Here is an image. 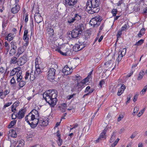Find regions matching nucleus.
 Returning <instances> with one entry per match:
<instances>
[{
  "mask_svg": "<svg viewBox=\"0 0 147 147\" xmlns=\"http://www.w3.org/2000/svg\"><path fill=\"white\" fill-rule=\"evenodd\" d=\"M20 9V7L18 4L15 5V6L11 9V11L13 13L18 12Z\"/></svg>",
  "mask_w": 147,
  "mask_h": 147,
  "instance_id": "17",
  "label": "nucleus"
},
{
  "mask_svg": "<svg viewBox=\"0 0 147 147\" xmlns=\"http://www.w3.org/2000/svg\"><path fill=\"white\" fill-rule=\"evenodd\" d=\"M73 70L72 68L71 69L67 65H66L63 69V72L65 75L70 74L72 72Z\"/></svg>",
  "mask_w": 147,
  "mask_h": 147,
  "instance_id": "10",
  "label": "nucleus"
},
{
  "mask_svg": "<svg viewBox=\"0 0 147 147\" xmlns=\"http://www.w3.org/2000/svg\"><path fill=\"white\" fill-rule=\"evenodd\" d=\"M11 48L13 49L17 50V43L14 41H12L10 43Z\"/></svg>",
  "mask_w": 147,
  "mask_h": 147,
  "instance_id": "21",
  "label": "nucleus"
},
{
  "mask_svg": "<svg viewBox=\"0 0 147 147\" xmlns=\"http://www.w3.org/2000/svg\"><path fill=\"white\" fill-rule=\"evenodd\" d=\"M147 90V85H146L144 88L142 89V90L140 92V94L141 95H143L145 93Z\"/></svg>",
  "mask_w": 147,
  "mask_h": 147,
  "instance_id": "36",
  "label": "nucleus"
},
{
  "mask_svg": "<svg viewBox=\"0 0 147 147\" xmlns=\"http://www.w3.org/2000/svg\"><path fill=\"white\" fill-rule=\"evenodd\" d=\"M144 41L143 39H141L136 42L134 45L137 46H140L143 43Z\"/></svg>",
  "mask_w": 147,
  "mask_h": 147,
  "instance_id": "34",
  "label": "nucleus"
},
{
  "mask_svg": "<svg viewBox=\"0 0 147 147\" xmlns=\"http://www.w3.org/2000/svg\"><path fill=\"white\" fill-rule=\"evenodd\" d=\"M24 143L22 141H19V144L16 147H23Z\"/></svg>",
  "mask_w": 147,
  "mask_h": 147,
  "instance_id": "48",
  "label": "nucleus"
},
{
  "mask_svg": "<svg viewBox=\"0 0 147 147\" xmlns=\"http://www.w3.org/2000/svg\"><path fill=\"white\" fill-rule=\"evenodd\" d=\"M29 113L33 114L37 118H38V117L39 116V114L38 113V112L35 109H33Z\"/></svg>",
  "mask_w": 147,
  "mask_h": 147,
  "instance_id": "22",
  "label": "nucleus"
},
{
  "mask_svg": "<svg viewBox=\"0 0 147 147\" xmlns=\"http://www.w3.org/2000/svg\"><path fill=\"white\" fill-rule=\"evenodd\" d=\"M14 37V35L13 34L11 33L9 34L7 36L5 37V39L9 41H10L13 40Z\"/></svg>",
  "mask_w": 147,
  "mask_h": 147,
  "instance_id": "24",
  "label": "nucleus"
},
{
  "mask_svg": "<svg viewBox=\"0 0 147 147\" xmlns=\"http://www.w3.org/2000/svg\"><path fill=\"white\" fill-rule=\"evenodd\" d=\"M121 34H122V31L121 30L119 31L118 32V33L117 34V38H118L120 37V36L121 35Z\"/></svg>",
  "mask_w": 147,
  "mask_h": 147,
  "instance_id": "53",
  "label": "nucleus"
},
{
  "mask_svg": "<svg viewBox=\"0 0 147 147\" xmlns=\"http://www.w3.org/2000/svg\"><path fill=\"white\" fill-rule=\"evenodd\" d=\"M144 113V111H141L137 115L138 116V117H140L142 114Z\"/></svg>",
  "mask_w": 147,
  "mask_h": 147,
  "instance_id": "61",
  "label": "nucleus"
},
{
  "mask_svg": "<svg viewBox=\"0 0 147 147\" xmlns=\"http://www.w3.org/2000/svg\"><path fill=\"white\" fill-rule=\"evenodd\" d=\"M123 118V115H119V117H118L117 119L118 121H119L121 120Z\"/></svg>",
  "mask_w": 147,
  "mask_h": 147,
  "instance_id": "58",
  "label": "nucleus"
},
{
  "mask_svg": "<svg viewBox=\"0 0 147 147\" xmlns=\"http://www.w3.org/2000/svg\"><path fill=\"white\" fill-rule=\"evenodd\" d=\"M83 83L82 81L77 82L76 87H78V89H80V90H81L82 87L83 86Z\"/></svg>",
  "mask_w": 147,
  "mask_h": 147,
  "instance_id": "32",
  "label": "nucleus"
},
{
  "mask_svg": "<svg viewBox=\"0 0 147 147\" xmlns=\"http://www.w3.org/2000/svg\"><path fill=\"white\" fill-rule=\"evenodd\" d=\"M125 88V86L124 84H122L120 88L119 89L117 94L118 96H120L123 92L124 91Z\"/></svg>",
  "mask_w": 147,
  "mask_h": 147,
  "instance_id": "18",
  "label": "nucleus"
},
{
  "mask_svg": "<svg viewBox=\"0 0 147 147\" xmlns=\"http://www.w3.org/2000/svg\"><path fill=\"white\" fill-rule=\"evenodd\" d=\"M46 31L50 35L53 36L54 35V31L53 28H52L51 26L49 24L47 25L46 27Z\"/></svg>",
  "mask_w": 147,
  "mask_h": 147,
  "instance_id": "16",
  "label": "nucleus"
},
{
  "mask_svg": "<svg viewBox=\"0 0 147 147\" xmlns=\"http://www.w3.org/2000/svg\"><path fill=\"white\" fill-rule=\"evenodd\" d=\"M12 102H9L5 104L4 105V107L5 108L9 106L10 105L12 104Z\"/></svg>",
  "mask_w": 147,
  "mask_h": 147,
  "instance_id": "57",
  "label": "nucleus"
},
{
  "mask_svg": "<svg viewBox=\"0 0 147 147\" xmlns=\"http://www.w3.org/2000/svg\"><path fill=\"white\" fill-rule=\"evenodd\" d=\"M17 80L18 82L19 83V86L20 88L23 87L26 84V81L23 80L21 77H19Z\"/></svg>",
  "mask_w": 147,
  "mask_h": 147,
  "instance_id": "15",
  "label": "nucleus"
},
{
  "mask_svg": "<svg viewBox=\"0 0 147 147\" xmlns=\"http://www.w3.org/2000/svg\"><path fill=\"white\" fill-rule=\"evenodd\" d=\"M138 94H136L134 96V99H133V101L134 102H135L136 101L137 99L138 98Z\"/></svg>",
  "mask_w": 147,
  "mask_h": 147,
  "instance_id": "56",
  "label": "nucleus"
},
{
  "mask_svg": "<svg viewBox=\"0 0 147 147\" xmlns=\"http://www.w3.org/2000/svg\"><path fill=\"white\" fill-rule=\"evenodd\" d=\"M81 19L82 16L81 15L76 13L75 14L74 18L68 20V22L69 24H71L75 22V23L78 24V25L82 22L84 25L83 22L81 21Z\"/></svg>",
  "mask_w": 147,
  "mask_h": 147,
  "instance_id": "5",
  "label": "nucleus"
},
{
  "mask_svg": "<svg viewBox=\"0 0 147 147\" xmlns=\"http://www.w3.org/2000/svg\"><path fill=\"white\" fill-rule=\"evenodd\" d=\"M26 111L25 109H23L20 111L17 114V117L19 119H22L24 117Z\"/></svg>",
  "mask_w": 147,
  "mask_h": 147,
  "instance_id": "14",
  "label": "nucleus"
},
{
  "mask_svg": "<svg viewBox=\"0 0 147 147\" xmlns=\"http://www.w3.org/2000/svg\"><path fill=\"white\" fill-rule=\"evenodd\" d=\"M4 96L3 92L2 90L0 92V98L1 99L4 98H5Z\"/></svg>",
  "mask_w": 147,
  "mask_h": 147,
  "instance_id": "54",
  "label": "nucleus"
},
{
  "mask_svg": "<svg viewBox=\"0 0 147 147\" xmlns=\"http://www.w3.org/2000/svg\"><path fill=\"white\" fill-rule=\"evenodd\" d=\"M10 62L11 63L13 64H16L17 63H18V60L16 57L13 56L11 58Z\"/></svg>",
  "mask_w": 147,
  "mask_h": 147,
  "instance_id": "25",
  "label": "nucleus"
},
{
  "mask_svg": "<svg viewBox=\"0 0 147 147\" xmlns=\"http://www.w3.org/2000/svg\"><path fill=\"white\" fill-rule=\"evenodd\" d=\"M116 135H115V132H114L112 134L111 138L110 139V142L111 143L113 142L115 139Z\"/></svg>",
  "mask_w": 147,
  "mask_h": 147,
  "instance_id": "35",
  "label": "nucleus"
},
{
  "mask_svg": "<svg viewBox=\"0 0 147 147\" xmlns=\"http://www.w3.org/2000/svg\"><path fill=\"white\" fill-rule=\"evenodd\" d=\"M57 92L55 90H49L43 94V98L51 107H53L57 101Z\"/></svg>",
  "mask_w": 147,
  "mask_h": 147,
  "instance_id": "1",
  "label": "nucleus"
},
{
  "mask_svg": "<svg viewBox=\"0 0 147 147\" xmlns=\"http://www.w3.org/2000/svg\"><path fill=\"white\" fill-rule=\"evenodd\" d=\"M101 19L100 17L92 19L90 21V24L94 27H97L100 24Z\"/></svg>",
  "mask_w": 147,
  "mask_h": 147,
  "instance_id": "6",
  "label": "nucleus"
},
{
  "mask_svg": "<svg viewBox=\"0 0 147 147\" xmlns=\"http://www.w3.org/2000/svg\"><path fill=\"white\" fill-rule=\"evenodd\" d=\"M90 75H88V76L85 79L83 80L82 81L83 82V83H85V84L87 82L89 81V79L90 76Z\"/></svg>",
  "mask_w": 147,
  "mask_h": 147,
  "instance_id": "47",
  "label": "nucleus"
},
{
  "mask_svg": "<svg viewBox=\"0 0 147 147\" xmlns=\"http://www.w3.org/2000/svg\"><path fill=\"white\" fill-rule=\"evenodd\" d=\"M127 28V26L126 24H125L124 26H123L121 28V31H123L125 30H126Z\"/></svg>",
  "mask_w": 147,
  "mask_h": 147,
  "instance_id": "51",
  "label": "nucleus"
},
{
  "mask_svg": "<svg viewBox=\"0 0 147 147\" xmlns=\"http://www.w3.org/2000/svg\"><path fill=\"white\" fill-rule=\"evenodd\" d=\"M38 123L39 124L38 127L40 128H41L40 126L43 127L47 126L48 124V121L39 119V118H38Z\"/></svg>",
  "mask_w": 147,
  "mask_h": 147,
  "instance_id": "12",
  "label": "nucleus"
},
{
  "mask_svg": "<svg viewBox=\"0 0 147 147\" xmlns=\"http://www.w3.org/2000/svg\"><path fill=\"white\" fill-rule=\"evenodd\" d=\"M139 108L138 107H134V111H135V112H138V111Z\"/></svg>",
  "mask_w": 147,
  "mask_h": 147,
  "instance_id": "64",
  "label": "nucleus"
},
{
  "mask_svg": "<svg viewBox=\"0 0 147 147\" xmlns=\"http://www.w3.org/2000/svg\"><path fill=\"white\" fill-rule=\"evenodd\" d=\"M27 61V57L26 55H23L19 59L18 64L19 65H23Z\"/></svg>",
  "mask_w": 147,
  "mask_h": 147,
  "instance_id": "11",
  "label": "nucleus"
},
{
  "mask_svg": "<svg viewBox=\"0 0 147 147\" xmlns=\"http://www.w3.org/2000/svg\"><path fill=\"white\" fill-rule=\"evenodd\" d=\"M57 143L59 146H61L63 143V140L61 138H58V141H57Z\"/></svg>",
  "mask_w": 147,
  "mask_h": 147,
  "instance_id": "41",
  "label": "nucleus"
},
{
  "mask_svg": "<svg viewBox=\"0 0 147 147\" xmlns=\"http://www.w3.org/2000/svg\"><path fill=\"white\" fill-rule=\"evenodd\" d=\"M11 136L13 138H16L17 137V134L16 131L13 130H12L11 131Z\"/></svg>",
  "mask_w": 147,
  "mask_h": 147,
  "instance_id": "42",
  "label": "nucleus"
},
{
  "mask_svg": "<svg viewBox=\"0 0 147 147\" xmlns=\"http://www.w3.org/2000/svg\"><path fill=\"white\" fill-rule=\"evenodd\" d=\"M100 0H88L86 10L90 14L98 13L100 9Z\"/></svg>",
  "mask_w": 147,
  "mask_h": 147,
  "instance_id": "2",
  "label": "nucleus"
},
{
  "mask_svg": "<svg viewBox=\"0 0 147 147\" xmlns=\"http://www.w3.org/2000/svg\"><path fill=\"white\" fill-rule=\"evenodd\" d=\"M77 0H65L64 4L67 8H71L74 7Z\"/></svg>",
  "mask_w": 147,
  "mask_h": 147,
  "instance_id": "7",
  "label": "nucleus"
},
{
  "mask_svg": "<svg viewBox=\"0 0 147 147\" xmlns=\"http://www.w3.org/2000/svg\"><path fill=\"white\" fill-rule=\"evenodd\" d=\"M38 118L32 114L28 113L25 117V120L32 128H34L38 123Z\"/></svg>",
  "mask_w": 147,
  "mask_h": 147,
  "instance_id": "3",
  "label": "nucleus"
},
{
  "mask_svg": "<svg viewBox=\"0 0 147 147\" xmlns=\"http://www.w3.org/2000/svg\"><path fill=\"white\" fill-rule=\"evenodd\" d=\"M34 19L36 22L37 23H39L42 20V18L39 13H36L34 16Z\"/></svg>",
  "mask_w": 147,
  "mask_h": 147,
  "instance_id": "13",
  "label": "nucleus"
},
{
  "mask_svg": "<svg viewBox=\"0 0 147 147\" xmlns=\"http://www.w3.org/2000/svg\"><path fill=\"white\" fill-rule=\"evenodd\" d=\"M11 84L12 86L15 87L16 85L15 79L14 77H13L10 81Z\"/></svg>",
  "mask_w": 147,
  "mask_h": 147,
  "instance_id": "33",
  "label": "nucleus"
},
{
  "mask_svg": "<svg viewBox=\"0 0 147 147\" xmlns=\"http://www.w3.org/2000/svg\"><path fill=\"white\" fill-rule=\"evenodd\" d=\"M117 11L116 9H113L111 11V13L113 16H116Z\"/></svg>",
  "mask_w": 147,
  "mask_h": 147,
  "instance_id": "44",
  "label": "nucleus"
},
{
  "mask_svg": "<svg viewBox=\"0 0 147 147\" xmlns=\"http://www.w3.org/2000/svg\"><path fill=\"white\" fill-rule=\"evenodd\" d=\"M126 51V48H123V49H119V54H120L122 56H124L125 55Z\"/></svg>",
  "mask_w": 147,
  "mask_h": 147,
  "instance_id": "26",
  "label": "nucleus"
},
{
  "mask_svg": "<svg viewBox=\"0 0 147 147\" xmlns=\"http://www.w3.org/2000/svg\"><path fill=\"white\" fill-rule=\"evenodd\" d=\"M56 70L54 68H51L48 72V79L50 81L53 80L55 78Z\"/></svg>",
  "mask_w": 147,
  "mask_h": 147,
  "instance_id": "9",
  "label": "nucleus"
},
{
  "mask_svg": "<svg viewBox=\"0 0 147 147\" xmlns=\"http://www.w3.org/2000/svg\"><path fill=\"white\" fill-rule=\"evenodd\" d=\"M4 44L5 49L7 52V53L10 49L9 45L6 41L4 42Z\"/></svg>",
  "mask_w": 147,
  "mask_h": 147,
  "instance_id": "28",
  "label": "nucleus"
},
{
  "mask_svg": "<svg viewBox=\"0 0 147 147\" xmlns=\"http://www.w3.org/2000/svg\"><path fill=\"white\" fill-rule=\"evenodd\" d=\"M20 69L21 67H18L12 69L10 72V76H14L18 71V70H19V69Z\"/></svg>",
  "mask_w": 147,
  "mask_h": 147,
  "instance_id": "20",
  "label": "nucleus"
},
{
  "mask_svg": "<svg viewBox=\"0 0 147 147\" xmlns=\"http://www.w3.org/2000/svg\"><path fill=\"white\" fill-rule=\"evenodd\" d=\"M38 76L35 72L31 71L30 74V79L31 81L34 80Z\"/></svg>",
  "mask_w": 147,
  "mask_h": 147,
  "instance_id": "19",
  "label": "nucleus"
},
{
  "mask_svg": "<svg viewBox=\"0 0 147 147\" xmlns=\"http://www.w3.org/2000/svg\"><path fill=\"white\" fill-rule=\"evenodd\" d=\"M132 96V94H129L127 97V100L126 102V103L127 104L130 101V99L131 97Z\"/></svg>",
  "mask_w": 147,
  "mask_h": 147,
  "instance_id": "46",
  "label": "nucleus"
},
{
  "mask_svg": "<svg viewBox=\"0 0 147 147\" xmlns=\"http://www.w3.org/2000/svg\"><path fill=\"white\" fill-rule=\"evenodd\" d=\"M108 129V128L106 127L100 133L99 138L96 140V142H98L100 140H104L106 138L107 136L106 134Z\"/></svg>",
  "mask_w": 147,
  "mask_h": 147,
  "instance_id": "8",
  "label": "nucleus"
},
{
  "mask_svg": "<svg viewBox=\"0 0 147 147\" xmlns=\"http://www.w3.org/2000/svg\"><path fill=\"white\" fill-rule=\"evenodd\" d=\"M144 74L145 73L144 71L143 70L141 71L139 73V76L137 78V80H139L142 79Z\"/></svg>",
  "mask_w": 147,
  "mask_h": 147,
  "instance_id": "27",
  "label": "nucleus"
},
{
  "mask_svg": "<svg viewBox=\"0 0 147 147\" xmlns=\"http://www.w3.org/2000/svg\"><path fill=\"white\" fill-rule=\"evenodd\" d=\"M123 3V1L122 0H120L118 3H117V6H120L121 4Z\"/></svg>",
  "mask_w": 147,
  "mask_h": 147,
  "instance_id": "63",
  "label": "nucleus"
},
{
  "mask_svg": "<svg viewBox=\"0 0 147 147\" xmlns=\"http://www.w3.org/2000/svg\"><path fill=\"white\" fill-rule=\"evenodd\" d=\"M19 105V102H15L13 104V105L12 106V107H15L16 108V107L17 106H18Z\"/></svg>",
  "mask_w": 147,
  "mask_h": 147,
  "instance_id": "52",
  "label": "nucleus"
},
{
  "mask_svg": "<svg viewBox=\"0 0 147 147\" xmlns=\"http://www.w3.org/2000/svg\"><path fill=\"white\" fill-rule=\"evenodd\" d=\"M105 83V82L103 80H102L99 82V85L100 87H102V85Z\"/></svg>",
  "mask_w": 147,
  "mask_h": 147,
  "instance_id": "62",
  "label": "nucleus"
},
{
  "mask_svg": "<svg viewBox=\"0 0 147 147\" xmlns=\"http://www.w3.org/2000/svg\"><path fill=\"white\" fill-rule=\"evenodd\" d=\"M23 39L25 40V41L26 42V45H28V40L29 38L28 36V35H24L23 37Z\"/></svg>",
  "mask_w": 147,
  "mask_h": 147,
  "instance_id": "37",
  "label": "nucleus"
},
{
  "mask_svg": "<svg viewBox=\"0 0 147 147\" xmlns=\"http://www.w3.org/2000/svg\"><path fill=\"white\" fill-rule=\"evenodd\" d=\"M123 56H122V55H121L118 54V58H117L118 61H120L122 59V58Z\"/></svg>",
  "mask_w": 147,
  "mask_h": 147,
  "instance_id": "55",
  "label": "nucleus"
},
{
  "mask_svg": "<svg viewBox=\"0 0 147 147\" xmlns=\"http://www.w3.org/2000/svg\"><path fill=\"white\" fill-rule=\"evenodd\" d=\"M84 29L83 24L81 23L76 26L71 32H69V34H71V38H76L80 35Z\"/></svg>",
  "mask_w": 147,
  "mask_h": 147,
  "instance_id": "4",
  "label": "nucleus"
},
{
  "mask_svg": "<svg viewBox=\"0 0 147 147\" xmlns=\"http://www.w3.org/2000/svg\"><path fill=\"white\" fill-rule=\"evenodd\" d=\"M17 50H14L11 49L9 51V54L11 56L13 55L16 53Z\"/></svg>",
  "mask_w": 147,
  "mask_h": 147,
  "instance_id": "38",
  "label": "nucleus"
},
{
  "mask_svg": "<svg viewBox=\"0 0 147 147\" xmlns=\"http://www.w3.org/2000/svg\"><path fill=\"white\" fill-rule=\"evenodd\" d=\"M35 68L36 70L35 71V73L38 76L42 72L40 68L39 67L38 65L36 64Z\"/></svg>",
  "mask_w": 147,
  "mask_h": 147,
  "instance_id": "23",
  "label": "nucleus"
},
{
  "mask_svg": "<svg viewBox=\"0 0 147 147\" xmlns=\"http://www.w3.org/2000/svg\"><path fill=\"white\" fill-rule=\"evenodd\" d=\"M2 28L3 29H4L5 27H6L7 24V20L4 18L3 20L2 21Z\"/></svg>",
  "mask_w": 147,
  "mask_h": 147,
  "instance_id": "30",
  "label": "nucleus"
},
{
  "mask_svg": "<svg viewBox=\"0 0 147 147\" xmlns=\"http://www.w3.org/2000/svg\"><path fill=\"white\" fill-rule=\"evenodd\" d=\"M29 71H27L26 73L25 76V80H28L29 77H30V73L29 72Z\"/></svg>",
  "mask_w": 147,
  "mask_h": 147,
  "instance_id": "43",
  "label": "nucleus"
},
{
  "mask_svg": "<svg viewBox=\"0 0 147 147\" xmlns=\"http://www.w3.org/2000/svg\"><path fill=\"white\" fill-rule=\"evenodd\" d=\"M17 117V114H15L13 113L12 114L11 118L12 119H16V117Z\"/></svg>",
  "mask_w": 147,
  "mask_h": 147,
  "instance_id": "59",
  "label": "nucleus"
},
{
  "mask_svg": "<svg viewBox=\"0 0 147 147\" xmlns=\"http://www.w3.org/2000/svg\"><path fill=\"white\" fill-rule=\"evenodd\" d=\"M24 50L23 47H19L18 49L17 55H19L22 53L24 51Z\"/></svg>",
  "mask_w": 147,
  "mask_h": 147,
  "instance_id": "29",
  "label": "nucleus"
},
{
  "mask_svg": "<svg viewBox=\"0 0 147 147\" xmlns=\"http://www.w3.org/2000/svg\"><path fill=\"white\" fill-rule=\"evenodd\" d=\"M20 69H19V70H18V71L17 72V79H18L19 77H22V76H21V73H22V71L20 70Z\"/></svg>",
  "mask_w": 147,
  "mask_h": 147,
  "instance_id": "40",
  "label": "nucleus"
},
{
  "mask_svg": "<svg viewBox=\"0 0 147 147\" xmlns=\"http://www.w3.org/2000/svg\"><path fill=\"white\" fill-rule=\"evenodd\" d=\"M58 52L60 53L62 55H66V53H63L61 51L60 49H57L56 50Z\"/></svg>",
  "mask_w": 147,
  "mask_h": 147,
  "instance_id": "50",
  "label": "nucleus"
},
{
  "mask_svg": "<svg viewBox=\"0 0 147 147\" xmlns=\"http://www.w3.org/2000/svg\"><path fill=\"white\" fill-rule=\"evenodd\" d=\"M10 92L9 90H6L5 91H4L3 92V95H4V97H5Z\"/></svg>",
  "mask_w": 147,
  "mask_h": 147,
  "instance_id": "49",
  "label": "nucleus"
},
{
  "mask_svg": "<svg viewBox=\"0 0 147 147\" xmlns=\"http://www.w3.org/2000/svg\"><path fill=\"white\" fill-rule=\"evenodd\" d=\"M28 30L26 28H25L24 30V35H28Z\"/></svg>",
  "mask_w": 147,
  "mask_h": 147,
  "instance_id": "60",
  "label": "nucleus"
},
{
  "mask_svg": "<svg viewBox=\"0 0 147 147\" xmlns=\"http://www.w3.org/2000/svg\"><path fill=\"white\" fill-rule=\"evenodd\" d=\"M16 121L15 120L11 121L10 122V124L9 125V127L11 128L16 123Z\"/></svg>",
  "mask_w": 147,
  "mask_h": 147,
  "instance_id": "39",
  "label": "nucleus"
},
{
  "mask_svg": "<svg viewBox=\"0 0 147 147\" xmlns=\"http://www.w3.org/2000/svg\"><path fill=\"white\" fill-rule=\"evenodd\" d=\"M80 47L79 45L76 44L73 47V50L75 51H79L81 49H80Z\"/></svg>",
  "mask_w": 147,
  "mask_h": 147,
  "instance_id": "31",
  "label": "nucleus"
},
{
  "mask_svg": "<svg viewBox=\"0 0 147 147\" xmlns=\"http://www.w3.org/2000/svg\"><path fill=\"white\" fill-rule=\"evenodd\" d=\"M82 77L79 75L76 76V80L77 81V82H80V81L82 80Z\"/></svg>",
  "mask_w": 147,
  "mask_h": 147,
  "instance_id": "45",
  "label": "nucleus"
}]
</instances>
